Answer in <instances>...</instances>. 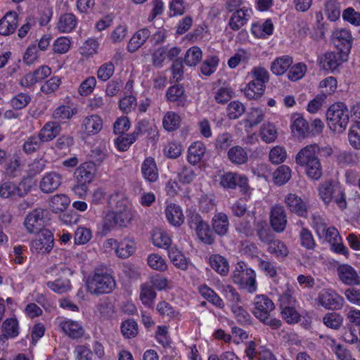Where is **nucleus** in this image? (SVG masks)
Masks as SVG:
<instances>
[{
	"instance_id": "obj_1",
	"label": "nucleus",
	"mask_w": 360,
	"mask_h": 360,
	"mask_svg": "<svg viewBox=\"0 0 360 360\" xmlns=\"http://www.w3.org/2000/svg\"><path fill=\"white\" fill-rule=\"evenodd\" d=\"M315 148L311 144L302 148L295 156V162L304 169L309 179L316 181L322 176L323 167Z\"/></svg>"
},
{
	"instance_id": "obj_2",
	"label": "nucleus",
	"mask_w": 360,
	"mask_h": 360,
	"mask_svg": "<svg viewBox=\"0 0 360 360\" xmlns=\"http://www.w3.org/2000/svg\"><path fill=\"white\" fill-rule=\"evenodd\" d=\"M274 308L275 306L271 300L266 295H259L255 298L252 313L264 324L273 329H277L281 327V321L271 317V312Z\"/></svg>"
},
{
	"instance_id": "obj_3",
	"label": "nucleus",
	"mask_w": 360,
	"mask_h": 360,
	"mask_svg": "<svg viewBox=\"0 0 360 360\" xmlns=\"http://www.w3.org/2000/svg\"><path fill=\"white\" fill-rule=\"evenodd\" d=\"M326 119L329 128L338 133L343 132L349 123V110L345 103L337 102L332 104L326 112Z\"/></svg>"
},
{
	"instance_id": "obj_4",
	"label": "nucleus",
	"mask_w": 360,
	"mask_h": 360,
	"mask_svg": "<svg viewBox=\"0 0 360 360\" xmlns=\"http://www.w3.org/2000/svg\"><path fill=\"white\" fill-rule=\"evenodd\" d=\"M115 288L113 276L105 269H96L91 278L87 280L88 290L94 295L108 294Z\"/></svg>"
},
{
	"instance_id": "obj_5",
	"label": "nucleus",
	"mask_w": 360,
	"mask_h": 360,
	"mask_svg": "<svg viewBox=\"0 0 360 360\" xmlns=\"http://www.w3.org/2000/svg\"><path fill=\"white\" fill-rule=\"evenodd\" d=\"M319 195L326 204L334 202L340 209L347 208V202L344 189L338 182L328 181L321 184Z\"/></svg>"
},
{
	"instance_id": "obj_6",
	"label": "nucleus",
	"mask_w": 360,
	"mask_h": 360,
	"mask_svg": "<svg viewBox=\"0 0 360 360\" xmlns=\"http://www.w3.org/2000/svg\"><path fill=\"white\" fill-rule=\"evenodd\" d=\"M188 224L191 229L195 230L198 238L206 245H212L215 236L209 224L204 221L200 214L193 212L188 215Z\"/></svg>"
},
{
	"instance_id": "obj_7",
	"label": "nucleus",
	"mask_w": 360,
	"mask_h": 360,
	"mask_svg": "<svg viewBox=\"0 0 360 360\" xmlns=\"http://www.w3.org/2000/svg\"><path fill=\"white\" fill-rule=\"evenodd\" d=\"M47 211L41 208L34 210L27 215L24 224L30 233L41 232L45 226Z\"/></svg>"
},
{
	"instance_id": "obj_8",
	"label": "nucleus",
	"mask_w": 360,
	"mask_h": 360,
	"mask_svg": "<svg viewBox=\"0 0 360 360\" xmlns=\"http://www.w3.org/2000/svg\"><path fill=\"white\" fill-rule=\"evenodd\" d=\"M54 245V238L53 233L44 229L39 233L37 238L31 243V250L37 253H49Z\"/></svg>"
},
{
	"instance_id": "obj_9",
	"label": "nucleus",
	"mask_w": 360,
	"mask_h": 360,
	"mask_svg": "<svg viewBox=\"0 0 360 360\" xmlns=\"http://www.w3.org/2000/svg\"><path fill=\"white\" fill-rule=\"evenodd\" d=\"M319 303L327 309L338 310L343 306L344 299L332 289H323L318 295Z\"/></svg>"
},
{
	"instance_id": "obj_10",
	"label": "nucleus",
	"mask_w": 360,
	"mask_h": 360,
	"mask_svg": "<svg viewBox=\"0 0 360 360\" xmlns=\"http://www.w3.org/2000/svg\"><path fill=\"white\" fill-rule=\"evenodd\" d=\"M270 225L274 231L283 233L287 226V215L284 207L280 205H275L271 208L269 214Z\"/></svg>"
},
{
	"instance_id": "obj_11",
	"label": "nucleus",
	"mask_w": 360,
	"mask_h": 360,
	"mask_svg": "<svg viewBox=\"0 0 360 360\" xmlns=\"http://www.w3.org/2000/svg\"><path fill=\"white\" fill-rule=\"evenodd\" d=\"M347 54L338 50L337 52L330 51L321 58L320 63L324 70L332 72L336 70L344 61L347 60Z\"/></svg>"
},
{
	"instance_id": "obj_12",
	"label": "nucleus",
	"mask_w": 360,
	"mask_h": 360,
	"mask_svg": "<svg viewBox=\"0 0 360 360\" xmlns=\"http://www.w3.org/2000/svg\"><path fill=\"white\" fill-rule=\"evenodd\" d=\"M334 44L337 49L347 54L352 46L353 37L349 30L341 29L333 33Z\"/></svg>"
},
{
	"instance_id": "obj_13",
	"label": "nucleus",
	"mask_w": 360,
	"mask_h": 360,
	"mask_svg": "<svg viewBox=\"0 0 360 360\" xmlns=\"http://www.w3.org/2000/svg\"><path fill=\"white\" fill-rule=\"evenodd\" d=\"M51 74V70L47 65H42L33 72L27 73L20 82V84L29 87L37 82H41Z\"/></svg>"
},
{
	"instance_id": "obj_14",
	"label": "nucleus",
	"mask_w": 360,
	"mask_h": 360,
	"mask_svg": "<svg viewBox=\"0 0 360 360\" xmlns=\"http://www.w3.org/2000/svg\"><path fill=\"white\" fill-rule=\"evenodd\" d=\"M60 273L64 276H60L54 281L47 282V286L53 292L62 294L68 292L71 288V285L68 276L71 274L70 270L68 268H61Z\"/></svg>"
},
{
	"instance_id": "obj_15",
	"label": "nucleus",
	"mask_w": 360,
	"mask_h": 360,
	"mask_svg": "<svg viewBox=\"0 0 360 360\" xmlns=\"http://www.w3.org/2000/svg\"><path fill=\"white\" fill-rule=\"evenodd\" d=\"M285 203L288 210L297 216L307 217L308 211L305 203L301 198L294 193H289L285 198Z\"/></svg>"
},
{
	"instance_id": "obj_16",
	"label": "nucleus",
	"mask_w": 360,
	"mask_h": 360,
	"mask_svg": "<svg viewBox=\"0 0 360 360\" xmlns=\"http://www.w3.org/2000/svg\"><path fill=\"white\" fill-rule=\"evenodd\" d=\"M62 183V177L57 172H51L46 173L41 179L39 188L44 193H53L60 186Z\"/></svg>"
},
{
	"instance_id": "obj_17",
	"label": "nucleus",
	"mask_w": 360,
	"mask_h": 360,
	"mask_svg": "<svg viewBox=\"0 0 360 360\" xmlns=\"http://www.w3.org/2000/svg\"><path fill=\"white\" fill-rule=\"evenodd\" d=\"M61 330L71 339L77 340L84 335V329L78 321L65 319L59 324Z\"/></svg>"
},
{
	"instance_id": "obj_18",
	"label": "nucleus",
	"mask_w": 360,
	"mask_h": 360,
	"mask_svg": "<svg viewBox=\"0 0 360 360\" xmlns=\"http://www.w3.org/2000/svg\"><path fill=\"white\" fill-rule=\"evenodd\" d=\"M340 280L346 285H356L360 278L355 269L348 264H342L337 269Z\"/></svg>"
},
{
	"instance_id": "obj_19",
	"label": "nucleus",
	"mask_w": 360,
	"mask_h": 360,
	"mask_svg": "<svg viewBox=\"0 0 360 360\" xmlns=\"http://www.w3.org/2000/svg\"><path fill=\"white\" fill-rule=\"evenodd\" d=\"M109 243L112 245V242L117 245L115 252L117 257L126 259L130 257L136 250V245L134 240L129 238H124L120 242L114 239H109Z\"/></svg>"
},
{
	"instance_id": "obj_20",
	"label": "nucleus",
	"mask_w": 360,
	"mask_h": 360,
	"mask_svg": "<svg viewBox=\"0 0 360 360\" xmlns=\"http://www.w3.org/2000/svg\"><path fill=\"white\" fill-rule=\"evenodd\" d=\"M206 147L202 141H195L188 147L187 160L193 165L201 162L205 155Z\"/></svg>"
},
{
	"instance_id": "obj_21",
	"label": "nucleus",
	"mask_w": 360,
	"mask_h": 360,
	"mask_svg": "<svg viewBox=\"0 0 360 360\" xmlns=\"http://www.w3.org/2000/svg\"><path fill=\"white\" fill-rule=\"evenodd\" d=\"M18 14L14 11L8 12L0 20V34L9 35L13 33L18 25Z\"/></svg>"
},
{
	"instance_id": "obj_22",
	"label": "nucleus",
	"mask_w": 360,
	"mask_h": 360,
	"mask_svg": "<svg viewBox=\"0 0 360 360\" xmlns=\"http://www.w3.org/2000/svg\"><path fill=\"white\" fill-rule=\"evenodd\" d=\"M150 32L148 28L139 30L130 39L127 49L129 53L136 51L149 38Z\"/></svg>"
},
{
	"instance_id": "obj_23",
	"label": "nucleus",
	"mask_w": 360,
	"mask_h": 360,
	"mask_svg": "<svg viewBox=\"0 0 360 360\" xmlns=\"http://www.w3.org/2000/svg\"><path fill=\"white\" fill-rule=\"evenodd\" d=\"M250 11L243 7L233 12L229 21V27L233 31L240 30L247 23L248 18L250 16Z\"/></svg>"
},
{
	"instance_id": "obj_24",
	"label": "nucleus",
	"mask_w": 360,
	"mask_h": 360,
	"mask_svg": "<svg viewBox=\"0 0 360 360\" xmlns=\"http://www.w3.org/2000/svg\"><path fill=\"white\" fill-rule=\"evenodd\" d=\"M77 183L87 186L94 179V170L89 164H84L77 167L74 173Z\"/></svg>"
},
{
	"instance_id": "obj_25",
	"label": "nucleus",
	"mask_w": 360,
	"mask_h": 360,
	"mask_svg": "<svg viewBox=\"0 0 360 360\" xmlns=\"http://www.w3.org/2000/svg\"><path fill=\"white\" fill-rule=\"evenodd\" d=\"M212 231L219 236H224L229 228L227 215L224 212L216 213L212 219Z\"/></svg>"
},
{
	"instance_id": "obj_26",
	"label": "nucleus",
	"mask_w": 360,
	"mask_h": 360,
	"mask_svg": "<svg viewBox=\"0 0 360 360\" xmlns=\"http://www.w3.org/2000/svg\"><path fill=\"white\" fill-rule=\"evenodd\" d=\"M166 97L169 102L176 103L178 106H184L187 98L184 88L181 84L170 86L167 91Z\"/></svg>"
},
{
	"instance_id": "obj_27",
	"label": "nucleus",
	"mask_w": 360,
	"mask_h": 360,
	"mask_svg": "<svg viewBox=\"0 0 360 360\" xmlns=\"http://www.w3.org/2000/svg\"><path fill=\"white\" fill-rule=\"evenodd\" d=\"M84 131L87 134H96L103 127V120L97 115L86 117L82 124Z\"/></svg>"
},
{
	"instance_id": "obj_28",
	"label": "nucleus",
	"mask_w": 360,
	"mask_h": 360,
	"mask_svg": "<svg viewBox=\"0 0 360 360\" xmlns=\"http://www.w3.org/2000/svg\"><path fill=\"white\" fill-rule=\"evenodd\" d=\"M255 229L259 240L265 244H268L274 238V236L269 227L266 221L258 220L255 221Z\"/></svg>"
},
{
	"instance_id": "obj_29",
	"label": "nucleus",
	"mask_w": 360,
	"mask_h": 360,
	"mask_svg": "<svg viewBox=\"0 0 360 360\" xmlns=\"http://www.w3.org/2000/svg\"><path fill=\"white\" fill-rule=\"evenodd\" d=\"M60 131V126L56 122H49L39 132V137L44 142H48L56 138Z\"/></svg>"
},
{
	"instance_id": "obj_30",
	"label": "nucleus",
	"mask_w": 360,
	"mask_h": 360,
	"mask_svg": "<svg viewBox=\"0 0 360 360\" xmlns=\"http://www.w3.org/2000/svg\"><path fill=\"white\" fill-rule=\"evenodd\" d=\"M165 214L168 221L175 226H179L184 223V216L179 205H168L165 210Z\"/></svg>"
},
{
	"instance_id": "obj_31",
	"label": "nucleus",
	"mask_w": 360,
	"mask_h": 360,
	"mask_svg": "<svg viewBox=\"0 0 360 360\" xmlns=\"http://www.w3.org/2000/svg\"><path fill=\"white\" fill-rule=\"evenodd\" d=\"M141 172L144 179L150 182H155L158 179V168L153 158L149 157L143 161Z\"/></svg>"
},
{
	"instance_id": "obj_32",
	"label": "nucleus",
	"mask_w": 360,
	"mask_h": 360,
	"mask_svg": "<svg viewBox=\"0 0 360 360\" xmlns=\"http://www.w3.org/2000/svg\"><path fill=\"white\" fill-rule=\"evenodd\" d=\"M167 253L171 262L176 268L184 271L188 269V262L186 257L176 247L174 246L169 248Z\"/></svg>"
},
{
	"instance_id": "obj_33",
	"label": "nucleus",
	"mask_w": 360,
	"mask_h": 360,
	"mask_svg": "<svg viewBox=\"0 0 360 360\" xmlns=\"http://www.w3.org/2000/svg\"><path fill=\"white\" fill-rule=\"evenodd\" d=\"M212 269L221 276H226L229 271V262L220 255H212L209 258Z\"/></svg>"
},
{
	"instance_id": "obj_34",
	"label": "nucleus",
	"mask_w": 360,
	"mask_h": 360,
	"mask_svg": "<svg viewBox=\"0 0 360 360\" xmlns=\"http://www.w3.org/2000/svg\"><path fill=\"white\" fill-rule=\"evenodd\" d=\"M76 25V16L72 13H68L60 15L57 28L60 32H70L75 29Z\"/></svg>"
},
{
	"instance_id": "obj_35",
	"label": "nucleus",
	"mask_w": 360,
	"mask_h": 360,
	"mask_svg": "<svg viewBox=\"0 0 360 360\" xmlns=\"http://www.w3.org/2000/svg\"><path fill=\"white\" fill-rule=\"evenodd\" d=\"M292 59L288 56H283L275 59L271 65V72L276 75H283L291 66Z\"/></svg>"
},
{
	"instance_id": "obj_36",
	"label": "nucleus",
	"mask_w": 360,
	"mask_h": 360,
	"mask_svg": "<svg viewBox=\"0 0 360 360\" xmlns=\"http://www.w3.org/2000/svg\"><path fill=\"white\" fill-rule=\"evenodd\" d=\"M265 91V84L262 82L250 81L244 89V94L249 100L258 99Z\"/></svg>"
},
{
	"instance_id": "obj_37",
	"label": "nucleus",
	"mask_w": 360,
	"mask_h": 360,
	"mask_svg": "<svg viewBox=\"0 0 360 360\" xmlns=\"http://www.w3.org/2000/svg\"><path fill=\"white\" fill-rule=\"evenodd\" d=\"M70 202L68 195L64 194L56 195L49 201V207L54 213L65 210Z\"/></svg>"
},
{
	"instance_id": "obj_38",
	"label": "nucleus",
	"mask_w": 360,
	"mask_h": 360,
	"mask_svg": "<svg viewBox=\"0 0 360 360\" xmlns=\"http://www.w3.org/2000/svg\"><path fill=\"white\" fill-rule=\"evenodd\" d=\"M198 289L200 294L208 302L220 309L224 307L223 300L212 289L207 285H201Z\"/></svg>"
},
{
	"instance_id": "obj_39",
	"label": "nucleus",
	"mask_w": 360,
	"mask_h": 360,
	"mask_svg": "<svg viewBox=\"0 0 360 360\" xmlns=\"http://www.w3.org/2000/svg\"><path fill=\"white\" fill-rule=\"evenodd\" d=\"M1 328L3 332L2 336L6 339L15 338L19 333L18 323L17 319L14 318L6 319L3 322Z\"/></svg>"
},
{
	"instance_id": "obj_40",
	"label": "nucleus",
	"mask_w": 360,
	"mask_h": 360,
	"mask_svg": "<svg viewBox=\"0 0 360 360\" xmlns=\"http://www.w3.org/2000/svg\"><path fill=\"white\" fill-rule=\"evenodd\" d=\"M278 136L276 127L270 123H264L260 128L261 139L266 143L274 142Z\"/></svg>"
},
{
	"instance_id": "obj_41",
	"label": "nucleus",
	"mask_w": 360,
	"mask_h": 360,
	"mask_svg": "<svg viewBox=\"0 0 360 360\" xmlns=\"http://www.w3.org/2000/svg\"><path fill=\"white\" fill-rule=\"evenodd\" d=\"M109 204L116 209L115 211L130 210L127 208L128 200L122 192H115L109 198Z\"/></svg>"
},
{
	"instance_id": "obj_42",
	"label": "nucleus",
	"mask_w": 360,
	"mask_h": 360,
	"mask_svg": "<svg viewBox=\"0 0 360 360\" xmlns=\"http://www.w3.org/2000/svg\"><path fill=\"white\" fill-rule=\"evenodd\" d=\"M292 119L293 123L291 126L292 132L296 131L299 136H302L309 134V124L300 115H294Z\"/></svg>"
},
{
	"instance_id": "obj_43",
	"label": "nucleus",
	"mask_w": 360,
	"mask_h": 360,
	"mask_svg": "<svg viewBox=\"0 0 360 360\" xmlns=\"http://www.w3.org/2000/svg\"><path fill=\"white\" fill-rule=\"evenodd\" d=\"M228 157L233 163L238 165L245 163L248 160L247 153L239 146L230 148L228 152Z\"/></svg>"
},
{
	"instance_id": "obj_44",
	"label": "nucleus",
	"mask_w": 360,
	"mask_h": 360,
	"mask_svg": "<svg viewBox=\"0 0 360 360\" xmlns=\"http://www.w3.org/2000/svg\"><path fill=\"white\" fill-rule=\"evenodd\" d=\"M291 177V170L286 165L278 167L274 172V181L275 184L281 186L286 184Z\"/></svg>"
},
{
	"instance_id": "obj_45",
	"label": "nucleus",
	"mask_w": 360,
	"mask_h": 360,
	"mask_svg": "<svg viewBox=\"0 0 360 360\" xmlns=\"http://www.w3.org/2000/svg\"><path fill=\"white\" fill-rule=\"evenodd\" d=\"M268 247V251L271 254L274 255L277 257H285L288 255V249L285 244L279 240H272Z\"/></svg>"
},
{
	"instance_id": "obj_46",
	"label": "nucleus",
	"mask_w": 360,
	"mask_h": 360,
	"mask_svg": "<svg viewBox=\"0 0 360 360\" xmlns=\"http://www.w3.org/2000/svg\"><path fill=\"white\" fill-rule=\"evenodd\" d=\"M202 51L198 46L188 49L185 54L184 61L188 66H195L202 59Z\"/></svg>"
},
{
	"instance_id": "obj_47",
	"label": "nucleus",
	"mask_w": 360,
	"mask_h": 360,
	"mask_svg": "<svg viewBox=\"0 0 360 360\" xmlns=\"http://www.w3.org/2000/svg\"><path fill=\"white\" fill-rule=\"evenodd\" d=\"M323 322L328 328L338 330L342 325L343 317L336 312H328L323 316Z\"/></svg>"
},
{
	"instance_id": "obj_48",
	"label": "nucleus",
	"mask_w": 360,
	"mask_h": 360,
	"mask_svg": "<svg viewBox=\"0 0 360 360\" xmlns=\"http://www.w3.org/2000/svg\"><path fill=\"white\" fill-rule=\"evenodd\" d=\"M231 311L239 324L243 326L252 324V317L250 314L241 306L238 304L232 305Z\"/></svg>"
},
{
	"instance_id": "obj_49",
	"label": "nucleus",
	"mask_w": 360,
	"mask_h": 360,
	"mask_svg": "<svg viewBox=\"0 0 360 360\" xmlns=\"http://www.w3.org/2000/svg\"><path fill=\"white\" fill-rule=\"evenodd\" d=\"M264 114L262 109L258 108H253L248 113V118L244 120L245 127H253L264 120Z\"/></svg>"
},
{
	"instance_id": "obj_50",
	"label": "nucleus",
	"mask_w": 360,
	"mask_h": 360,
	"mask_svg": "<svg viewBox=\"0 0 360 360\" xmlns=\"http://www.w3.org/2000/svg\"><path fill=\"white\" fill-rule=\"evenodd\" d=\"M227 116L231 120L238 119L245 112V105L238 101H231L227 107Z\"/></svg>"
},
{
	"instance_id": "obj_51",
	"label": "nucleus",
	"mask_w": 360,
	"mask_h": 360,
	"mask_svg": "<svg viewBox=\"0 0 360 360\" xmlns=\"http://www.w3.org/2000/svg\"><path fill=\"white\" fill-rule=\"evenodd\" d=\"M155 297L156 292L148 283L141 285L140 299L144 305H150Z\"/></svg>"
},
{
	"instance_id": "obj_52",
	"label": "nucleus",
	"mask_w": 360,
	"mask_h": 360,
	"mask_svg": "<svg viewBox=\"0 0 360 360\" xmlns=\"http://www.w3.org/2000/svg\"><path fill=\"white\" fill-rule=\"evenodd\" d=\"M325 11L330 21H335L340 16V4L336 0H328L325 3Z\"/></svg>"
},
{
	"instance_id": "obj_53",
	"label": "nucleus",
	"mask_w": 360,
	"mask_h": 360,
	"mask_svg": "<svg viewBox=\"0 0 360 360\" xmlns=\"http://www.w3.org/2000/svg\"><path fill=\"white\" fill-rule=\"evenodd\" d=\"M273 31L274 24L271 19H266L262 25H254L252 28V33L259 37L271 35Z\"/></svg>"
},
{
	"instance_id": "obj_54",
	"label": "nucleus",
	"mask_w": 360,
	"mask_h": 360,
	"mask_svg": "<svg viewBox=\"0 0 360 360\" xmlns=\"http://www.w3.org/2000/svg\"><path fill=\"white\" fill-rule=\"evenodd\" d=\"M77 112V108H71L68 105H60L54 110L53 116L56 120L63 121L70 119Z\"/></svg>"
},
{
	"instance_id": "obj_55",
	"label": "nucleus",
	"mask_w": 360,
	"mask_h": 360,
	"mask_svg": "<svg viewBox=\"0 0 360 360\" xmlns=\"http://www.w3.org/2000/svg\"><path fill=\"white\" fill-rule=\"evenodd\" d=\"M282 318L290 324L298 323L300 315L293 306L281 307Z\"/></svg>"
},
{
	"instance_id": "obj_56",
	"label": "nucleus",
	"mask_w": 360,
	"mask_h": 360,
	"mask_svg": "<svg viewBox=\"0 0 360 360\" xmlns=\"http://www.w3.org/2000/svg\"><path fill=\"white\" fill-rule=\"evenodd\" d=\"M180 125V117L172 112H167L163 119V126L169 131L176 129Z\"/></svg>"
},
{
	"instance_id": "obj_57",
	"label": "nucleus",
	"mask_w": 360,
	"mask_h": 360,
	"mask_svg": "<svg viewBox=\"0 0 360 360\" xmlns=\"http://www.w3.org/2000/svg\"><path fill=\"white\" fill-rule=\"evenodd\" d=\"M43 141L39 137V136H31L23 144V150L27 154H32L38 150Z\"/></svg>"
},
{
	"instance_id": "obj_58",
	"label": "nucleus",
	"mask_w": 360,
	"mask_h": 360,
	"mask_svg": "<svg viewBox=\"0 0 360 360\" xmlns=\"http://www.w3.org/2000/svg\"><path fill=\"white\" fill-rule=\"evenodd\" d=\"M92 234L89 229L79 226L75 231L74 240L77 245H84L91 238Z\"/></svg>"
},
{
	"instance_id": "obj_59",
	"label": "nucleus",
	"mask_w": 360,
	"mask_h": 360,
	"mask_svg": "<svg viewBox=\"0 0 360 360\" xmlns=\"http://www.w3.org/2000/svg\"><path fill=\"white\" fill-rule=\"evenodd\" d=\"M177 176L183 184H189L193 181L195 174L191 167L183 166L177 172Z\"/></svg>"
},
{
	"instance_id": "obj_60",
	"label": "nucleus",
	"mask_w": 360,
	"mask_h": 360,
	"mask_svg": "<svg viewBox=\"0 0 360 360\" xmlns=\"http://www.w3.org/2000/svg\"><path fill=\"white\" fill-rule=\"evenodd\" d=\"M219 58L217 56H212L207 58L200 66L201 73L210 76L214 73L218 65Z\"/></svg>"
},
{
	"instance_id": "obj_61",
	"label": "nucleus",
	"mask_w": 360,
	"mask_h": 360,
	"mask_svg": "<svg viewBox=\"0 0 360 360\" xmlns=\"http://www.w3.org/2000/svg\"><path fill=\"white\" fill-rule=\"evenodd\" d=\"M136 140L135 134H129L125 136L123 135H120L116 141L115 143L119 150L120 151H126L129 149V146L135 142Z\"/></svg>"
},
{
	"instance_id": "obj_62",
	"label": "nucleus",
	"mask_w": 360,
	"mask_h": 360,
	"mask_svg": "<svg viewBox=\"0 0 360 360\" xmlns=\"http://www.w3.org/2000/svg\"><path fill=\"white\" fill-rule=\"evenodd\" d=\"M115 66L112 62H108L100 66L97 71V77L103 82L108 81L114 74Z\"/></svg>"
},
{
	"instance_id": "obj_63",
	"label": "nucleus",
	"mask_w": 360,
	"mask_h": 360,
	"mask_svg": "<svg viewBox=\"0 0 360 360\" xmlns=\"http://www.w3.org/2000/svg\"><path fill=\"white\" fill-rule=\"evenodd\" d=\"M121 331L124 337L133 338L138 333V325L134 320H127L122 323Z\"/></svg>"
},
{
	"instance_id": "obj_64",
	"label": "nucleus",
	"mask_w": 360,
	"mask_h": 360,
	"mask_svg": "<svg viewBox=\"0 0 360 360\" xmlns=\"http://www.w3.org/2000/svg\"><path fill=\"white\" fill-rule=\"evenodd\" d=\"M350 145L355 149H360V127L359 124L353 125L348 134Z\"/></svg>"
}]
</instances>
